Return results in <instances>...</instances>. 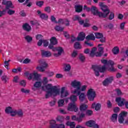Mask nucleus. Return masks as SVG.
I'll list each match as a JSON object with an SVG mask.
<instances>
[{
  "mask_svg": "<svg viewBox=\"0 0 128 128\" xmlns=\"http://www.w3.org/2000/svg\"><path fill=\"white\" fill-rule=\"evenodd\" d=\"M71 93L73 94H76L79 96V100L80 102H84L86 100V95L84 92L88 88V85L82 86V82L75 80L71 82Z\"/></svg>",
  "mask_w": 128,
  "mask_h": 128,
  "instance_id": "nucleus-1",
  "label": "nucleus"
},
{
  "mask_svg": "<svg viewBox=\"0 0 128 128\" xmlns=\"http://www.w3.org/2000/svg\"><path fill=\"white\" fill-rule=\"evenodd\" d=\"M101 62L102 64H104L105 66L102 67L100 66H96L94 68L96 76H100V72H104L106 70H108L109 72H116V68L114 67V61L112 60H109L108 61L106 60H101Z\"/></svg>",
  "mask_w": 128,
  "mask_h": 128,
  "instance_id": "nucleus-2",
  "label": "nucleus"
},
{
  "mask_svg": "<svg viewBox=\"0 0 128 128\" xmlns=\"http://www.w3.org/2000/svg\"><path fill=\"white\" fill-rule=\"evenodd\" d=\"M99 6L103 12L98 11V8L93 6L92 8V14L94 16H99V18H106L108 16V14H110V9H108V6L106 5L104 2H100Z\"/></svg>",
  "mask_w": 128,
  "mask_h": 128,
  "instance_id": "nucleus-3",
  "label": "nucleus"
},
{
  "mask_svg": "<svg viewBox=\"0 0 128 128\" xmlns=\"http://www.w3.org/2000/svg\"><path fill=\"white\" fill-rule=\"evenodd\" d=\"M58 86H54L52 84H48L47 85L42 86V89L44 90H47L46 96L48 98L50 96H54L55 94L58 92Z\"/></svg>",
  "mask_w": 128,
  "mask_h": 128,
  "instance_id": "nucleus-4",
  "label": "nucleus"
},
{
  "mask_svg": "<svg viewBox=\"0 0 128 128\" xmlns=\"http://www.w3.org/2000/svg\"><path fill=\"white\" fill-rule=\"evenodd\" d=\"M69 98L70 100L72 102L68 104L67 110L69 112H77L78 110V108L76 106V102L78 100V96L72 94L70 96Z\"/></svg>",
  "mask_w": 128,
  "mask_h": 128,
  "instance_id": "nucleus-5",
  "label": "nucleus"
},
{
  "mask_svg": "<svg viewBox=\"0 0 128 128\" xmlns=\"http://www.w3.org/2000/svg\"><path fill=\"white\" fill-rule=\"evenodd\" d=\"M24 76L26 78L29 80H38L42 75L38 74L36 71H34L32 73L26 72L24 73Z\"/></svg>",
  "mask_w": 128,
  "mask_h": 128,
  "instance_id": "nucleus-6",
  "label": "nucleus"
},
{
  "mask_svg": "<svg viewBox=\"0 0 128 128\" xmlns=\"http://www.w3.org/2000/svg\"><path fill=\"white\" fill-rule=\"evenodd\" d=\"M57 90L58 92L54 95V96H60L62 98H66V96H70V92L66 90V88L64 86L62 87L60 89V88L58 86Z\"/></svg>",
  "mask_w": 128,
  "mask_h": 128,
  "instance_id": "nucleus-7",
  "label": "nucleus"
},
{
  "mask_svg": "<svg viewBox=\"0 0 128 128\" xmlns=\"http://www.w3.org/2000/svg\"><path fill=\"white\" fill-rule=\"evenodd\" d=\"M128 116V112L126 111L122 112L118 115V122L120 124H128V119L124 120V118Z\"/></svg>",
  "mask_w": 128,
  "mask_h": 128,
  "instance_id": "nucleus-8",
  "label": "nucleus"
},
{
  "mask_svg": "<svg viewBox=\"0 0 128 128\" xmlns=\"http://www.w3.org/2000/svg\"><path fill=\"white\" fill-rule=\"evenodd\" d=\"M39 64L42 66H38L36 67V70H38V72H44L46 70V68H48V64L46 63V60H41L38 61Z\"/></svg>",
  "mask_w": 128,
  "mask_h": 128,
  "instance_id": "nucleus-9",
  "label": "nucleus"
},
{
  "mask_svg": "<svg viewBox=\"0 0 128 128\" xmlns=\"http://www.w3.org/2000/svg\"><path fill=\"white\" fill-rule=\"evenodd\" d=\"M87 98L90 102H94V98L96 96V90L92 88H90L86 92Z\"/></svg>",
  "mask_w": 128,
  "mask_h": 128,
  "instance_id": "nucleus-10",
  "label": "nucleus"
},
{
  "mask_svg": "<svg viewBox=\"0 0 128 128\" xmlns=\"http://www.w3.org/2000/svg\"><path fill=\"white\" fill-rule=\"evenodd\" d=\"M52 52H54L53 56L54 58H58L59 56H60L64 52V48L61 46L54 47L52 49Z\"/></svg>",
  "mask_w": 128,
  "mask_h": 128,
  "instance_id": "nucleus-11",
  "label": "nucleus"
},
{
  "mask_svg": "<svg viewBox=\"0 0 128 128\" xmlns=\"http://www.w3.org/2000/svg\"><path fill=\"white\" fill-rule=\"evenodd\" d=\"M116 102H118V106H122L124 104L126 108L128 109V101L126 99L121 98H117L116 99Z\"/></svg>",
  "mask_w": 128,
  "mask_h": 128,
  "instance_id": "nucleus-12",
  "label": "nucleus"
},
{
  "mask_svg": "<svg viewBox=\"0 0 128 128\" xmlns=\"http://www.w3.org/2000/svg\"><path fill=\"white\" fill-rule=\"evenodd\" d=\"M85 125L88 128H98V125L96 124V120H90L86 122Z\"/></svg>",
  "mask_w": 128,
  "mask_h": 128,
  "instance_id": "nucleus-13",
  "label": "nucleus"
},
{
  "mask_svg": "<svg viewBox=\"0 0 128 128\" xmlns=\"http://www.w3.org/2000/svg\"><path fill=\"white\" fill-rule=\"evenodd\" d=\"M50 44L48 45V48L50 50L53 49L54 47V46H56L58 44V40L56 37H52L50 40Z\"/></svg>",
  "mask_w": 128,
  "mask_h": 128,
  "instance_id": "nucleus-14",
  "label": "nucleus"
},
{
  "mask_svg": "<svg viewBox=\"0 0 128 128\" xmlns=\"http://www.w3.org/2000/svg\"><path fill=\"white\" fill-rule=\"evenodd\" d=\"M90 56H100V53L98 52V48L94 47L92 48L90 54Z\"/></svg>",
  "mask_w": 128,
  "mask_h": 128,
  "instance_id": "nucleus-15",
  "label": "nucleus"
},
{
  "mask_svg": "<svg viewBox=\"0 0 128 128\" xmlns=\"http://www.w3.org/2000/svg\"><path fill=\"white\" fill-rule=\"evenodd\" d=\"M37 14L40 16V18L43 20H48V16L46 14L42 13V11L40 10L37 11Z\"/></svg>",
  "mask_w": 128,
  "mask_h": 128,
  "instance_id": "nucleus-16",
  "label": "nucleus"
},
{
  "mask_svg": "<svg viewBox=\"0 0 128 128\" xmlns=\"http://www.w3.org/2000/svg\"><path fill=\"white\" fill-rule=\"evenodd\" d=\"M2 4H4L6 6V10H8L9 8H14V6L12 5V3L10 1H6V0H2Z\"/></svg>",
  "mask_w": 128,
  "mask_h": 128,
  "instance_id": "nucleus-17",
  "label": "nucleus"
},
{
  "mask_svg": "<svg viewBox=\"0 0 128 128\" xmlns=\"http://www.w3.org/2000/svg\"><path fill=\"white\" fill-rule=\"evenodd\" d=\"M86 38V34L84 32H80L78 34V36H77V41L78 42H82Z\"/></svg>",
  "mask_w": 128,
  "mask_h": 128,
  "instance_id": "nucleus-18",
  "label": "nucleus"
},
{
  "mask_svg": "<svg viewBox=\"0 0 128 128\" xmlns=\"http://www.w3.org/2000/svg\"><path fill=\"white\" fill-rule=\"evenodd\" d=\"M91 108H94L95 110L98 111L100 110V108H102V104L100 103L94 102L92 104Z\"/></svg>",
  "mask_w": 128,
  "mask_h": 128,
  "instance_id": "nucleus-19",
  "label": "nucleus"
},
{
  "mask_svg": "<svg viewBox=\"0 0 128 128\" xmlns=\"http://www.w3.org/2000/svg\"><path fill=\"white\" fill-rule=\"evenodd\" d=\"M64 72H70L72 70V66L68 63H64L62 65Z\"/></svg>",
  "mask_w": 128,
  "mask_h": 128,
  "instance_id": "nucleus-20",
  "label": "nucleus"
},
{
  "mask_svg": "<svg viewBox=\"0 0 128 128\" xmlns=\"http://www.w3.org/2000/svg\"><path fill=\"white\" fill-rule=\"evenodd\" d=\"M42 82H37L34 84V86L32 87V90L34 92H36V90H38L39 88L42 86Z\"/></svg>",
  "mask_w": 128,
  "mask_h": 128,
  "instance_id": "nucleus-21",
  "label": "nucleus"
},
{
  "mask_svg": "<svg viewBox=\"0 0 128 128\" xmlns=\"http://www.w3.org/2000/svg\"><path fill=\"white\" fill-rule=\"evenodd\" d=\"M41 54L42 56H45V58H50V56H52V52L50 51L42 50Z\"/></svg>",
  "mask_w": 128,
  "mask_h": 128,
  "instance_id": "nucleus-22",
  "label": "nucleus"
},
{
  "mask_svg": "<svg viewBox=\"0 0 128 128\" xmlns=\"http://www.w3.org/2000/svg\"><path fill=\"white\" fill-rule=\"evenodd\" d=\"M23 30L26 32H30L32 30V26L28 24H25L22 26Z\"/></svg>",
  "mask_w": 128,
  "mask_h": 128,
  "instance_id": "nucleus-23",
  "label": "nucleus"
},
{
  "mask_svg": "<svg viewBox=\"0 0 128 128\" xmlns=\"http://www.w3.org/2000/svg\"><path fill=\"white\" fill-rule=\"evenodd\" d=\"M58 126V124H56V122L55 120H50V128H55Z\"/></svg>",
  "mask_w": 128,
  "mask_h": 128,
  "instance_id": "nucleus-24",
  "label": "nucleus"
},
{
  "mask_svg": "<svg viewBox=\"0 0 128 128\" xmlns=\"http://www.w3.org/2000/svg\"><path fill=\"white\" fill-rule=\"evenodd\" d=\"M88 108V106L85 104H81L80 106V112H84V110H86Z\"/></svg>",
  "mask_w": 128,
  "mask_h": 128,
  "instance_id": "nucleus-25",
  "label": "nucleus"
},
{
  "mask_svg": "<svg viewBox=\"0 0 128 128\" xmlns=\"http://www.w3.org/2000/svg\"><path fill=\"white\" fill-rule=\"evenodd\" d=\"M118 114H112L110 118L111 122H118Z\"/></svg>",
  "mask_w": 128,
  "mask_h": 128,
  "instance_id": "nucleus-26",
  "label": "nucleus"
},
{
  "mask_svg": "<svg viewBox=\"0 0 128 128\" xmlns=\"http://www.w3.org/2000/svg\"><path fill=\"white\" fill-rule=\"evenodd\" d=\"M74 48H75L76 50H82V46L80 42H77L74 44Z\"/></svg>",
  "mask_w": 128,
  "mask_h": 128,
  "instance_id": "nucleus-27",
  "label": "nucleus"
},
{
  "mask_svg": "<svg viewBox=\"0 0 128 128\" xmlns=\"http://www.w3.org/2000/svg\"><path fill=\"white\" fill-rule=\"evenodd\" d=\"M86 40H94L96 37L94 34H91L86 36Z\"/></svg>",
  "mask_w": 128,
  "mask_h": 128,
  "instance_id": "nucleus-28",
  "label": "nucleus"
},
{
  "mask_svg": "<svg viewBox=\"0 0 128 128\" xmlns=\"http://www.w3.org/2000/svg\"><path fill=\"white\" fill-rule=\"evenodd\" d=\"M58 106L60 108H62L64 106V99H60L58 102Z\"/></svg>",
  "mask_w": 128,
  "mask_h": 128,
  "instance_id": "nucleus-29",
  "label": "nucleus"
},
{
  "mask_svg": "<svg viewBox=\"0 0 128 128\" xmlns=\"http://www.w3.org/2000/svg\"><path fill=\"white\" fill-rule=\"evenodd\" d=\"M102 46V44H99L98 45V54H100V56H102V54H104V48L101 47L100 46Z\"/></svg>",
  "mask_w": 128,
  "mask_h": 128,
  "instance_id": "nucleus-30",
  "label": "nucleus"
},
{
  "mask_svg": "<svg viewBox=\"0 0 128 128\" xmlns=\"http://www.w3.org/2000/svg\"><path fill=\"white\" fill-rule=\"evenodd\" d=\"M72 120H76V122H82V119L80 118H78L76 116H72Z\"/></svg>",
  "mask_w": 128,
  "mask_h": 128,
  "instance_id": "nucleus-31",
  "label": "nucleus"
},
{
  "mask_svg": "<svg viewBox=\"0 0 128 128\" xmlns=\"http://www.w3.org/2000/svg\"><path fill=\"white\" fill-rule=\"evenodd\" d=\"M75 10L76 12H80L82 10V6L80 5H77L75 6Z\"/></svg>",
  "mask_w": 128,
  "mask_h": 128,
  "instance_id": "nucleus-32",
  "label": "nucleus"
},
{
  "mask_svg": "<svg viewBox=\"0 0 128 128\" xmlns=\"http://www.w3.org/2000/svg\"><path fill=\"white\" fill-rule=\"evenodd\" d=\"M114 54H118L120 52V48L118 46L114 47L112 50Z\"/></svg>",
  "mask_w": 128,
  "mask_h": 128,
  "instance_id": "nucleus-33",
  "label": "nucleus"
},
{
  "mask_svg": "<svg viewBox=\"0 0 128 128\" xmlns=\"http://www.w3.org/2000/svg\"><path fill=\"white\" fill-rule=\"evenodd\" d=\"M1 80L4 84H6V82H8V80H10V78L8 76L4 75L1 77Z\"/></svg>",
  "mask_w": 128,
  "mask_h": 128,
  "instance_id": "nucleus-34",
  "label": "nucleus"
},
{
  "mask_svg": "<svg viewBox=\"0 0 128 128\" xmlns=\"http://www.w3.org/2000/svg\"><path fill=\"white\" fill-rule=\"evenodd\" d=\"M24 39L27 42H32V37L30 36L29 35L25 36Z\"/></svg>",
  "mask_w": 128,
  "mask_h": 128,
  "instance_id": "nucleus-35",
  "label": "nucleus"
},
{
  "mask_svg": "<svg viewBox=\"0 0 128 128\" xmlns=\"http://www.w3.org/2000/svg\"><path fill=\"white\" fill-rule=\"evenodd\" d=\"M14 108L10 106H8L5 109V112L8 114H10Z\"/></svg>",
  "mask_w": 128,
  "mask_h": 128,
  "instance_id": "nucleus-36",
  "label": "nucleus"
},
{
  "mask_svg": "<svg viewBox=\"0 0 128 128\" xmlns=\"http://www.w3.org/2000/svg\"><path fill=\"white\" fill-rule=\"evenodd\" d=\"M95 34V37L96 38H98V39H100L102 38V36H104V34H102V33H100V32H96L94 34Z\"/></svg>",
  "mask_w": 128,
  "mask_h": 128,
  "instance_id": "nucleus-37",
  "label": "nucleus"
},
{
  "mask_svg": "<svg viewBox=\"0 0 128 128\" xmlns=\"http://www.w3.org/2000/svg\"><path fill=\"white\" fill-rule=\"evenodd\" d=\"M10 114L11 116H16L18 114V110L13 108Z\"/></svg>",
  "mask_w": 128,
  "mask_h": 128,
  "instance_id": "nucleus-38",
  "label": "nucleus"
},
{
  "mask_svg": "<svg viewBox=\"0 0 128 128\" xmlns=\"http://www.w3.org/2000/svg\"><path fill=\"white\" fill-rule=\"evenodd\" d=\"M56 120L58 122H64V118L62 116H58L56 118Z\"/></svg>",
  "mask_w": 128,
  "mask_h": 128,
  "instance_id": "nucleus-39",
  "label": "nucleus"
},
{
  "mask_svg": "<svg viewBox=\"0 0 128 128\" xmlns=\"http://www.w3.org/2000/svg\"><path fill=\"white\" fill-rule=\"evenodd\" d=\"M10 60H8V61H4V67L7 70H10V68H8V66H10Z\"/></svg>",
  "mask_w": 128,
  "mask_h": 128,
  "instance_id": "nucleus-40",
  "label": "nucleus"
},
{
  "mask_svg": "<svg viewBox=\"0 0 128 128\" xmlns=\"http://www.w3.org/2000/svg\"><path fill=\"white\" fill-rule=\"evenodd\" d=\"M44 1H38L36 2V4L38 6H39V8H42V6H44Z\"/></svg>",
  "mask_w": 128,
  "mask_h": 128,
  "instance_id": "nucleus-41",
  "label": "nucleus"
},
{
  "mask_svg": "<svg viewBox=\"0 0 128 128\" xmlns=\"http://www.w3.org/2000/svg\"><path fill=\"white\" fill-rule=\"evenodd\" d=\"M55 30L57 32H62L64 30V28L57 26L55 27Z\"/></svg>",
  "mask_w": 128,
  "mask_h": 128,
  "instance_id": "nucleus-42",
  "label": "nucleus"
},
{
  "mask_svg": "<svg viewBox=\"0 0 128 128\" xmlns=\"http://www.w3.org/2000/svg\"><path fill=\"white\" fill-rule=\"evenodd\" d=\"M76 56H78V51L74 50L71 54L72 58H76Z\"/></svg>",
  "mask_w": 128,
  "mask_h": 128,
  "instance_id": "nucleus-43",
  "label": "nucleus"
},
{
  "mask_svg": "<svg viewBox=\"0 0 128 128\" xmlns=\"http://www.w3.org/2000/svg\"><path fill=\"white\" fill-rule=\"evenodd\" d=\"M8 14L10 16H12V14H16V10L10 9L8 11Z\"/></svg>",
  "mask_w": 128,
  "mask_h": 128,
  "instance_id": "nucleus-44",
  "label": "nucleus"
},
{
  "mask_svg": "<svg viewBox=\"0 0 128 128\" xmlns=\"http://www.w3.org/2000/svg\"><path fill=\"white\" fill-rule=\"evenodd\" d=\"M93 6H92L91 8H90L85 5L84 6V10H86V12H92V8Z\"/></svg>",
  "mask_w": 128,
  "mask_h": 128,
  "instance_id": "nucleus-45",
  "label": "nucleus"
},
{
  "mask_svg": "<svg viewBox=\"0 0 128 128\" xmlns=\"http://www.w3.org/2000/svg\"><path fill=\"white\" fill-rule=\"evenodd\" d=\"M106 79L108 80V82H110V84H112V82L114 81V76H110Z\"/></svg>",
  "mask_w": 128,
  "mask_h": 128,
  "instance_id": "nucleus-46",
  "label": "nucleus"
},
{
  "mask_svg": "<svg viewBox=\"0 0 128 128\" xmlns=\"http://www.w3.org/2000/svg\"><path fill=\"white\" fill-rule=\"evenodd\" d=\"M86 116H92L93 112H92V110H86Z\"/></svg>",
  "mask_w": 128,
  "mask_h": 128,
  "instance_id": "nucleus-47",
  "label": "nucleus"
},
{
  "mask_svg": "<svg viewBox=\"0 0 128 128\" xmlns=\"http://www.w3.org/2000/svg\"><path fill=\"white\" fill-rule=\"evenodd\" d=\"M44 10L46 12H48V14H50V12L52 10L50 9V7L46 6L44 8Z\"/></svg>",
  "mask_w": 128,
  "mask_h": 128,
  "instance_id": "nucleus-48",
  "label": "nucleus"
},
{
  "mask_svg": "<svg viewBox=\"0 0 128 128\" xmlns=\"http://www.w3.org/2000/svg\"><path fill=\"white\" fill-rule=\"evenodd\" d=\"M124 26H126V22L120 23V29L124 30Z\"/></svg>",
  "mask_w": 128,
  "mask_h": 128,
  "instance_id": "nucleus-49",
  "label": "nucleus"
},
{
  "mask_svg": "<svg viewBox=\"0 0 128 128\" xmlns=\"http://www.w3.org/2000/svg\"><path fill=\"white\" fill-rule=\"evenodd\" d=\"M20 84L22 86H26V80H22L20 81Z\"/></svg>",
  "mask_w": 128,
  "mask_h": 128,
  "instance_id": "nucleus-50",
  "label": "nucleus"
},
{
  "mask_svg": "<svg viewBox=\"0 0 128 128\" xmlns=\"http://www.w3.org/2000/svg\"><path fill=\"white\" fill-rule=\"evenodd\" d=\"M107 108H112V102H110V100H108L107 101Z\"/></svg>",
  "mask_w": 128,
  "mask_h": 128,
  "instance_id": "nucleus-51",
  "label": "nucleus"
},
{
  "mask_svg": "<svg viewBox=\"0 0 128 128\" xmlns=\"http://www.w3.org/2000/svg\"><path fill=\"white\" fill-rule=\"evenodd\" d=\"M17 114L19 116H24V112H22V110H17Z\"/></svg>",
  "mask_w": 128,
  "mask_h": 128,
  "instance_id": "nucleus-52",
  "label": "nucleus"
},
{
  "mask_svg": "<svg viewBox=\"0 0 128 128\" xmlns=\"http://www.w3.org/2000/svg\"><path fill=\"white\" fill-rule=\"evenodd\" d=\"M42 84H48V78L46 77H44L43 78V80L42 81V82H41Z\"/></svg>",
  "mask_w": 128,
  "mask_h": 128,
  "instance_id": "nucleus-53",
  "label": "nucleus"
},
{
  "mask_svg": "<svg viewBox=\"0 0 128 128\" xmlns=\"http://www.w3.org/2000/svg\"><path fill=\"white\" fill-rule=\"evenodd\" d=\"M86 113L85 114L84 112H81L80 114L79 118H81V120H82V118H84L86 116Z\"/></svg>",
  "mask_w": 128,
  "mask_h": 128,
  "instance_id": "nucleus-54",
  "label": "nucleus"
},
{
  "mask_svg": "<svg viewBox=\"0 0 128 128\" xmlns=\"http://www.w3.org/2000/svg\"><path fill=\"white\" fill-rule=\"evenodd\" d=\"M21 92H23L24 94H29L30 90H26L24 88H21Z\"/></svg>",
  "mask_w": 128,
  "mask_h": 128,
  "instance_id": "nucleus-55",
  "label": "nucleus"
},
{
  "mask_svg": "<svg viewBox=\"0 0 128 128\" xmlns=\"http://www.w3.org/2000/svg\"><path fill=\"white\" fill-rule=\"evenodd\" d=\"M18 80H20V77L18 76H15L14 78L13 82H14L18 83Z\"/></svg>",
  "mask_w": 128,
  "mask_h": 128,
  "instance_id": "nucleus-56",
  "label": "nucleus"
},
{
  "mask_svg": "<svg viewBox=\"0 0 128 128\" xmlns=\"http://www.w3.org/2000/svg\"><path fill=\"white\" fill-rule=\"evenodd\" d=\"M84 52L85 54H90V50L88 48H86L84 50Z\"/></svg>",
  "mask_w": 128,
  "mask_h": 128,
  "instance_id": "nucleus-57",
  "label": "nucleus"
},
{
  "mask_svg": "<svg viewBox=\"0 0 128 128\" xmlns=\"http://www.w3.org/2000/svg\"><path fill=\"white\" fill-rule=\"evenodd\" d=\"M115 92L117 94L118 96H122V91L120 89H116L115 90Z\"/></svg>",
  "mask_w": 128,
  "mask_h": 128,
  "instance_id": "nucleus-58",
  "label": "nucleus"
},
{
  "mask_svg": "<svg viewBox=\"0 0 128 128\" xmlns=\"http://www.w3.org/2000/svg\"><path fill=\"white\" fill-rule=\"evenodd\" d=\"M30 59L28 58H25L24 60H23V64H30Z\"/></svg>",
  "mask_w": 128,
  "mask_h": 128,
  "instance_id": "nucleus-59",
  "label": "nucleus"
},
{
  "mask_svg": "<svg viewBox=\"0 0 128 128\" xmlns=\"http://www.w3.org/2000/svg\"><path fill=\"white\" fill-rule=\"evenodd\" d=\"M64 24L66 26H70V21L68 19L64 20Z\"/></svg>",
  "mask_w": 128,
  "mask_h": 128,
  "instance_id": "nucleus-60",
  "label": "nucleus"
},
{
  "mask_svg": "<svg viewBox=\"0 0 128 128\" xmlns=\"http://www.w3.org/2000/svg\"><path fill=\"white\" fill-rule=\"evenodd\" d=\"M56 78H64V75L60 74H57L56 75Z\"/></svg>",
  "mask_w": 128,
  "mask_h": 128,
  "instance_id": "nucleus-61",
  "label": "nucleus"
},
{
  "mask_svg": "<svg viewBox=\"0 0 128 128\" xmlns=\"http://www.w3.org/2000/svg\"><path fill=\"white\" fill-rule=\"evenodd\" d=\"M48 41L47 40H43V46H48Z\"/></svg>",
  "mask_w": 128,
  "mask_h": 128,
  "instance_id": "nucleus-62",
  "label": "nucleus"
},
{
  "mask_svg": "<svg viewBox=\"0 0 128 128\" xmlns=\"http://www.w3.org/2000/svg\"><path fill=\"white\" fill-rule=\"evenodd\" d=\"M56 128H66V126L63 124H58Z\"/></svg>",
  "mask_w": 128,
  "mask_h": 128,
  "instance_id": "nucleus-63",
  "label": "nucleus"
},
{
  "mask_svg": "<svg viewBox=\"0 0 128 128\" xmlns=\"http://www.w3.org/2000/svg\"><path fill=\"white\" fill-rule=\"evenodd\" d=\"M73 20H80V18L78 16L76 15L73 17Z\"/></svg>",
  "mask_w": 128,
  "mask_h": 128,
  "instance_id": "nucleus-64",
  "label": "nucleus"
}]
</instances>
